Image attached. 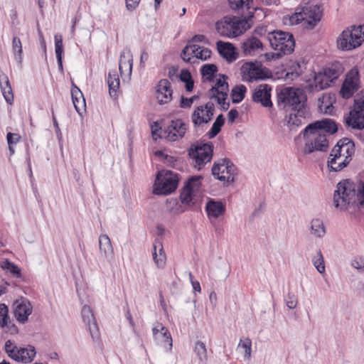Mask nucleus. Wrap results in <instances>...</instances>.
Returning <instances> with one entry per match:
<instances>
[{
    "label": "nucleus",
    "mask_w": 364,
    "mask_h": 364,
    "mask_svg": "<svg viewBox=\"0 0 364 364\" xmlns=\"http://www.w3.org/2000/svg\"><path fill=\"white\" fill-rule=\"evenodd\" d=\"M133 67V57L129 48H124L121 54L119 62V70L122 75L130 76Z\"/></svg>",
    "instance_id": "nucleus-25"
},
{
    "label": "nucleus",
    "mask_w": 364,
    "mask_h": 364,
    "mask_svg": "<svg viewBox=\"0 0 364 364\" xmlns=\"http://www.w3.org/2000/svg\"><path fill=\"white\" fill-rule=\"evenodd\" d=\"M216 46L219 54L228 62L232 63L237 58L236 48L231 43L218 41Z\"/></svg>",
    "instance_id": "nucleus-24"
},
{
    "label": "nucleus",
    "mask_w": 364,
    "mask_h": 364,
    "mask_svg": "<svg viewBox=\"0 0 364 364\" xmlns=\"http://www.w3.org/2000/svg\"><path fill=\"white\" fill-rule=\"evenodd\" d=\"M222 126L214 122L210 130L208 132L210 139L214 138L220 132Z\"/></svg>",
    "instance_id": "nucleus-57"
},
{
    "label": "nucleus",
    "mask_w": 364,
    "mask_h": 364,
    "mask_svg": "<svg viewBox=\"0 0 364 364\" xmlns=\"http://www.w3.org/2000/svg\"><path fill=\"white\" fill-rule=\"evenodd\" d=\"M109 92L111 96H116L119 87V77L115 70L109 71L107 77Z\"/></svg>",
    "instance_id": "nucleus-36"
},
{
    "label": "nucleus",
    "mask_w": 364,
    "mask_h": 364,
    "mask_svg": "<svg viewBox=\"0 0 364 364\" xmlns=\"http://www.w3.org/2000/svg\"><path fill=\"white\" fill-rule=\"evenodd\" d=\"M343 158H341L339 160H336V161L333 163L330 162V159L328 161V167L330 168L331 171L337 172L340 171L342 169H343L345 167H343V165L341 163L343 162Z\"/></svg>",
    "instance_id": "nucleus-51"
},
{
    "label": "nucleus",
    "mask_w": 364,
    "mask_h": 364,
    "mask_svg": "<svg viewBox=\"0 0 364 364\" xmlns=\"http://www.w3.org/2000/svg\"><path fill=\"white\" fill-rule=\"evenodd\" d=\"M354 152L355 144L353 141L348 138H343L332 149L330 154V162L334 163L336 160L343 158L341 164L343 167H346L351 161V156Z\"/></svg>",
    "instance_id": "nucleus-10"
},
{
    "label": "nucleus",
    "mask_w": 364,
    "mask_h": 364,
    "mask_svg": "<svg viewBox=\"0 0 364 364\" xmlns=\"http://www.w3.org/2000/svg\"><path fill=\"white\" fill-rule=\"evenodd\" d=\"M13 306L14 308V314L16 320L22 324L27 322L28 318L33 311L30 301L27 299L17 300Z\"/></svg>",
    "instance_id": "nucleus-21"
},
{
    "label": "nucleus",
    "mask_w": 364,
    "mask_h": 364,
    "mask_svg": "<svg viewBox=\"0 0 364 364\" xmlns=\"http://www.w3.org/2000/svg\"><path fill=\"white\" fill-rule=\"evenodd\" d=\"M364 41V27L359 26L347 28L338 36L337 47L343 51L351 50L359 47Z\"/></svg>",
    "instance_id": "nucleus-6"
},
{
    "label": "nucleus",
    "mask_w": 364,
    "mask_h": 364,
    "mask_svg": "<svg viewBox=\"0 0 364 364\" xmlns=\"http://www.w3.org/2000/svg\"><path fill=\"white\" fill-rule=\"evenodd\" d=\"M16 346H15L11 340H8L5 343L4 349L7 355L11 358L14 355L16 350Z\"/></svg>",
    "instance_id": "nucleus-53"
},
{
    "label": "nucleus",
    "mask_w": 364,
    "mask_h": 364,
    "mask_svg": "<svg viewBox=\"0 0 364 364\" xmlns=\"http://www.w3.org/2000/svg\"><path fill=\"white\" fill-rule=\"evenodd\" d=\"M331 80L323 72L314 73V84L316 90H322L331 86Z\"/></svg>",
    "instance_id": "nucleus-35"
},
{
    "label": "nucleus",
    "mask_w": 364,
    "mask_h": 364,
    "mask_svg": "<svg viewBox=\"0 0 364 364\" xmlns=\"http://www.w3.org/2000/svg\"><path fill=\"white\" fill-rule=\"evenodd\" d=\"M304 138L306 139L304 149L305 154H310L314 151H327L328 141L326 134L320 133L316 130H309Z\"/></svg>",
    "instance_id": "nucleus-11"
},
{
    "label": "nucleus",
    "mask_w": 364,
    "mask_h": 364,
    "mask_svg": "<svg viewBox=\"0 0 364 364\" xmlns=\"http://www.w3.org/2000/svg\"><path fill=\"white\" fill-rule=\"evenodd\" d=\"M156 94L158 102L161 105L171 101L173 94L171 82L167 79L161 80L156 86Z\"/></svg>",
    "instance_id": "nucleus-22"
},
{
    "label": "nucleus",
    "mask_w": 364,
    "mask_h": 364,
    "mask_svg": "<svg viewBox=\"0 0 364 364\" xmlns=\"http://www.w3.org/2000/svg\"><path fill=\"white\" fill-rule=\"evenodd\" d=\"M9 309L5 304H0V327L4 328L9 323Z\"/></svg>",
    "instance_id": "nucleus-47"
},
{
    "label": "nucleus",
    "mask_w": 364,
    "mask_h": 364,
    "mask_svg": "<svg viewBox=\"0 0 364 364\" xmlns=\"http://www.w3.org/2000/svg\"><path fill=\"white\" fill-rule=\"evenodd\" d=\"M228 93L226 95H223L215 96L213 98L216 100L218 105L221 106L222 109L227 110L230 107V102H227Z\"/></svg>",
    "instance_id": "nucleus-52"
},
{
    "label": "nucleus",
    "mask_w": 364,
    "mask_h": 364,
    "mask_svg": "<svg viewBox=\"0 0 364 364\" xmlns=\"http://www.w3.org/2000/svg\"><path fill=\"white\" fill-rule=\"evenodd\" d=\"M322 9L318 4H306L299 12L290 17L291 24H299L304 21V26L307 29H313L321 21Z\"/></svg>",
    "instance_id": "nucleus-5"
},
{
    "label": "nucleus",
    "mask_w": 364,
    "mask_h": 364,
    "mask_svg": "<svg viewBox=\"0 0 364 364\" xmlns=\"http://www.w3.org/2000/svg\"><path fill=\"white\" fill-rule=\"evenodd\" d=\"M202 178L201 176H193L186 182L180 195V199L183 204L190 205L191 203L193 193L199 188Z\"/></svg>",
    "instance_id": "nucleus-17"
},
{
    "label": "nucleus",
    "mask_w": 364,
    "mask_h": 364,
    "mask_svg": "<svg viewBox=\"0 0 364 364\" xmlns=\"http://www.w3.org/2000/svg\"><path fill=\"white\" fill-rule=\"evenodd\" d=\"M309 130H316L320 133L335 134L338 131L337 124L331 119H324L309 124L302 132L304 137Z\"/></svg>",
    "instance_id": "nucleus-18"
},
{
    "label": "nucleus",
    "mask_w": 364,
    "mask_h": 364,
    "mask_svg": "<svg viewBox=\"0 0 364 364\" xmlns=\"http://www.w3.org/2000/svg\"><path fill=\"white\" fill-rule=\"evenodd\" d=\"M211 51L207 48L201 47L196 44H188L183 48L181 51V57L183 61L190 63H194V58L201 60H206L210 58Z\"/></svg>",
    "instance_id": "nucleus-13"
},
{
    "label": "nucleus",
    "mask_w": 364,
    "mask_h": 364,
    "mask_svg": "<svg viewBox=\"0 0 364 364\" xmlns=\"http://www.w3.org/2000/svg\"><path fill=\"white\" fill-rule=\"evenodd\" d=\"M193 105V100L190 98L185 97L183 96L181 97L180 100V107L181 108H190Z\"/></svg>",
    "instance_id": "nucleus-59"
},
{
    "label": "nucleus",
    "mask_w": 364,
    "mask_h": 364,
    "mask_svg": "<svg viewBox=\"0 0 364 364\" xmlns=\"http://www.w3.org/2000/svg\"><path fill=\"white\" fill-rule=\"evenodd\" d=\"M218 71V68L214 64H205L200 68V73L203 77H205L208 81H213L214 75Z\"/></svg>",
    "instance_id": "nucleus-42"
},
{
    "label": "nucleus",
    "mask_w": 364,
    "mask_h": 364,
    "mask_svg": "<svg viewBox=\"0 0 364 364\" xmlns=\"http://www.w3.org/2000/svg\"><path fill=\"white\" fill-rule=\"evenodd\" d=\"M253 0H228L230 8L234 11H242V18L230 16V30L231 36L236 38L249 29L253 22L252 21L255 13L262 11L258 7H251Z\"/></svg>",
    "instance_id": "nucleus-3"
},
{
    "label": "nucleus",
    "mask_w": 364,
    "mask_h": 364,
    "mask_svg": "<svg viewBox=\"0 0 364 364\" xmlns=\"http://www.w3.org/2000/svg\"><path fill=\"white\" fill-rule=\"evenodd\" d=\"M141 0H125L126 7L129 11H133L135 9Z\"/></svg>",
    "instance_id": "nucleus-61"
},
{
    "label": "nucleus",
    "mask_w": 364,
    "mask_h": 364,
    "mask_svg": "<svg viewBox=\"0 0 364 364\" xmlns=\"http://www.w3.org/2000/svg\"><path fill=\"white\" fill-rule=\"evenodd\" d=\"M179 178L171 171H159L154 184L153 193L156 195H168L177 188Z\"/></svg>",
    "instance_id": "nucleus-7"
},
{
    "label": "nucleus",
    "mask_w": 364,
    "mask_h": 364,
    "mask_svg": "<svg viewBox=\"0 0 364 364\" xmlns=\"http://www.w3.org/2000/svg\"><path fill=\"white\" fill-rule=\"evenodd\" d=\"M267 38L271 47L278 51L277 53H271L272 58H279L282 55L291 54L295 47V41L291 33L281 30H275L268 33Z\"/></svg>",
    "instance_id": "nucleus-4"
},
{
    "label": "nucleus",
    "mask_w": 364,
    "mask_h": 364,
    "mask_svg": "<svg viewBox=\"0 0 364 364\" xmlns=\"http://www.w3.org/2000/svg\"><path fill=\"white\" fill-rule=\"evenodd\" d=\"M311 234L319 238L325 235L326 229L321 220L314 218L311 221Z\"/></svg>",
    "instance_id": "nucleus-38"
},
{
    "label": "nucleus",
    "mask_w": 364,
    "mask_h": 364,
    "mask_svg": "<svg viewBox=\"0 0 364 364\" xmlns=\"http://www.w3.org/2000/svg\"><path fill=\"white\" fill-rule=\"evenodd\" d=\"M247 92V87L244 85L235 86L231 90V97L232 103H240L243 100Z\"/></svg>",
    "instance_id": "nucleus-39"
},
{
    "label": "nucleus",
    "mask_w": 364,
    "mask_h": 364,
    "mask_svg": "<svg viewBox=\"0 0 364 364\" xmlns=\"http://www.w3.org/2000/svg\"><path fill=\"white\" fill-rule=\"evenodd\" d=\"M221 77L216 80L215 84L209 90L208 94L210 99H213L215 96L223 95H226L229 92V85L226 79L227 76L225 75H220Z\"/></svg>",
    "instance_id": "nucleus-28"
},
{
    "label": "nucleus",
    "mask_w": 364,
    "mask_h": 364,
    "mask_svg": "<svg viewBox=\"0 0 364 364\" xmlns=\"http://www.w3.org/2000/svg\"><path fill=\"white\" fill-rule=\"evenodd\" d=\"M333 203L341 210L350 207L364 208V183L358 186L350 179L340 181L334 191Z\"/></svg>",
    "instance_id": "nucleus-2"
},
{
    "label": "nucleus",
    "mask_w": 364,
    "mask_h": 364,
    "mask_svg": "<svg viewBox=\"0 0 364 364\" xmlns=\"http://www.w3.org/2000/svg\"><path fill=\"white\" fill-rule=\"evenodd\" d=\"M230 16H226L215 24V29L220 36L225 38H232L231 31L230 30Z\"/></svg>",
    "instance_id": "nucleus-34"
},
{
    "label": "nucleus",
    "mask_w": 364,
    "mask_h": 364,
    "mask_svg": "<svg viewBox=\"0 0 364 364\" xmlns=\"http://www.w3.org/2000/svg\"><path fill=\"white\" fill-rule=\"evenodd\" d=\"M179 77L180 80L183 82H186L193 80L191 74L188 70H182L179 75Z\"/></svg>",
    "instance_id": "nucleus-60"
},
{
    "label": "nucleus",
    "mask_w": 364,
    "mask_h": 364,
    "mask_svg": "<svg viewBox=\"0 0 364 364\" xmlns=\"http://www.w3.org/2000/svg\"><path fill=\"white\" fill-rule=\"evenodd\" d=\"M350 265L358 272H364V257L358 255L354 257L350 262Z\"/></svg>",
    "instance_id": "nucleus-49"
},
{
    "label": "nucleus",
    "mask_w": 364,
    "mask_h": 364,
    "mask_svg": "<svg viewBox=\"0 0 364 364\" xmlns=\"http://www.w3.org/2000/svg\"><path fill=\"white\" fill-rule=\"evenodd\" d=\"M36 353L35 348L32 346H28L26 348L16 347L14 355L11 358L17 362L27 363L33 360Z\"/></svg>",
    "instance_id": "nucleus-26"
},
{
    "label": "nucleus",
    "mask_w": 364,
    "mask_h": 364,
    "mask_svg": "<svg viewBox=\"0 0 364 364\" xmlns=\"http://www.w3.org/2000/svg\"><path fill=\"white\" fill-rule=\"evenodd\" d=\"M241 50L245 56H255L264 51L262 42L255 36H249L244 40Z\"/></svg>",
    "instance_id": "nucleus-20"
},
{
    "label": "nucleus",
    "mask_w": 364,
    "mask_h": 364,
    "mask_svg": "<svg viewBox=\"0 0 364 364\" xmlns=\"http://www.w3.org/2000/svg\"><path fill=\"white\" fill-rule=\"evenodd\" d=\"M152 257L155 264L159 268H164L166 264V256L162 242L156 239L153 243Z\"/></svg>",
    "instance_id": "nucleus-27"
},
{
    "label": "nucleus",
    "mask_w": 364,
    "mask_h": 364,
    "mask_svg": "<svg viewBox=\"0 0 364 364\" xmlns=\"http://www.w3.org/2000/svg\"><path fill=\"white\" fill-rule=\"evenodd\" d=\"M237 348L240 350L242 349L245 358L249 359L252 353V341L249 338H246L244 340L240 339Z\"/></svg>",
    "instance_id": "nucleus-45"
},
{
    "label": "nucleus",
    "mask_w": 364,
    "mask_h": 364,
    "mask_svg": "<svg viewBox=\"0 0 364 364\" xmlns=\"http://www.w3.org/2000/svg\"><path fill=\"white\" fill-rule=\"evenodd\" d=\"M267 33V30L266 26H259L255 28L250 36H255L259 38V37L265 36Z\"/></svg>",
    "instance_id": "nucleus-56"
},
{
    "label": "nucleus",
    "mask_w": 364,
    "mask_h": 364,
    "mask_svg": "<svg viewBox=\"0 0 364 364\" xmlns=\"http://www.w3.org/2000/svg\"><path fill=\"white\" fill-rule=\"evenodd\" d=\"M204 112L206 113L208 119H213L215 112V105L212 102H208L203 106Z\"/></svg>",
    "instance_id": "nucleus-55"
},
{
    "label": "nucleus",
    "mask_w": 364,
    "mask_h": 364,
    "mask_svg": "<svg viewBox=\"0 0 364 364\" xmlns=\"http://www.w3.org/2000/svg\"><path fill=\"white\" fill-rule=\"evenodd\" d=\"M209 220L217 219L225 213V205L220 200L209 199L205 207Z\"/></svg>",
    "instance_id": "nucleus-23"
},
{
    "label": "nucleus",
    "mask_w": 364,
    "mask_h": 364,
    "mask_svg": "<svg viewBox=\"0 0 364 364\" xmlns=\"http://www.w3.org/2000/svg\"><path fill=\"white\" fill-rule=\"evenodd\" d=\"M12 50L14 58L18 64L22 63L23 60V49L22 43L20 38L17 36H14L12 39Z\"/></svg>",
    "instance_id": "nucleus-41"
},
{
    "label": "nucleus",
    "mask_w": 364,
    "mask_h": 364,
    "mask_svg": "<svg viewBox=\"0 0 364 364\" xmlns=\"http://www.w3.org/2000/svg\"><path fill=\"white\" fill-rule=\"evenodd\" d=\"M286 305L290 309H294L296 307L297 300L293 293H288L285 299Z\"/></svg>",
    "instance_id": "nucleus-50"
},
{
    "label": "nucleus",
    "mask_w": 364,
    "mask_h": 364,
    "mask_svg": "<svg viewBox=\"0 0 364 364\" xmlns=\"http://www.w3.org/2000/svg\"><path fill=\"white\" fill-rule=\"evenodd\" d=\"M238 117V112L236 109H232L229 111L228 114V122H234L235 119Z\"/></svg>",
    "instance_id": "nucleus-64"
},
{
    "label": "nucleus",
    "mask_w": 364,
    "mask_h": 364,
    "mask_svg": "<svg viewBox=\"0 0 364 364\" xmlns=\"http://www.w3.org/2000/svg\"><path fill=\"white\" fill-rule=\"evenodd\" d=\"M277 105L280 109L290 111L286 116L287 125L291 130L306 123L309 116L307 97L303 90L294 87H284L277 93Z\"/></svg>",
    "instance_id": "nucleus-1"
},
{
    "label": "nucleus",
    "mask_w": 364,
    "mask_h": 364,
    "mask_svg": "<svg viewBox=\"0 0 364 364\" xmlns=\"http://www.w3.org/2000/svg\"><path fill=\"white\" fill-rule=\"evenodd\" d=\"M71 95L75 108L80 113V107H85V100L83 95L77 87L74 86L71 90Z\"/></svg>",
    "instance_id": "nucleus-37"
},
{
    "label": "nucleus",
    "mask_w": 364,
    "mask_h": 364,
    "mask_svg": "<svg viewBox=\"0 0 364 364\" xmlns=\"http://www.w3.org/2000/svg\"><path fill=\"white\" fill-rule=\"evenodd\" d=\"M343 71L344 68L339 62L333 63L323 69V73L328 76V79L331 80L332 82L337 80Z\"/></svg>",
    "instance_id": "nucleus-32"
},
{
    "label": "nucleus",
    "mask_w": 364,
    "mask_h": 364,
    "mask_svg": "<svg viewBox=\"0 0 364 364\" xmlns=\"http://www.w3.org/2000/svg\"><path fill=\"white\" fill-rule=\"evenodd\" d=\"M0 86L2 95L9 105L14 102V94L8 76L2 71L0 72Z\"/></svg>",
    "instance_id": "nucleus-29"
},
{
    "label": "nucleus",
    "mask_w": 364,
    "mask_h": 364,
    "mask_svg": "<svg viewBox=\"0 0 364 364\" xmlns=\"http://www.w3.org/2000/svg\"><path fill=\"white\" fill-rule=\"evenodd\" d=\"M160 326V333H159V340H161L165 343H168L169 346L172 347V338L168 330L162 324Z\"/></svg>",
    "instance_id": "nucleus-48"
},
{
    "label": "nucleus",
    "mask_w": 364,
    "mask_h": 364,
    "mask_svg": "<svg viewBox=\"0 0 364 364\" xmlns=\"http://www.w3.org/2000/svg\"><path fill=\"white\" fill-rule=\"evenodd\" d=\"M194 352L196 353L199 360L205 363L207 360V349L205 344L202 341H197L195 344Z\"/></svg>",
    "instance_id": "nucleus-44"
},
{
    "label": "nucleus",
    "mask_w": 364,
    "mask_h": 364,
    "mask_svg": "<svg viewBox=\"0 0 364 364\" xmlns=\"http://www.w3.org/2000/svg\"><path fill=\"white\" fill-rule=\"evenodd\" d=\"M359 72L358 68H353L346 75V78L342 84L340 94L342 97L349 99L355 91L358 90L359 86Z\"/></svg>",
    "instance_id": "nucleus-15"
},
{
    "label": "nucleus",
    "mask_w": 364,
    "mask_h": 364,
    "mask_svg": "<svg viewBox=\"0 0 364 364\" xmlns=\"http://www.w3.org/2000/svg\"><path fill=\"white\" fill-rule=\"evenodd\" d=\"M186 130V124L182 119L172 120L171 124L164 130V137L170 141H175L183 138Z\"/></svg>",
    "instance_id": "nucleus-19"
},
{
    "label": "nucleus",
    "mask_w": 364,
    "mask_h": 364,
    "mask_svg": "<svg viewBox=\"0 0 364 364\" xmlns=\"http://www.w3.org/2000/svg\"><path fill=\"white\" fill-rule=\"evenodd\" d=\"M212 174L215 179L229 185L235 181L237 168L232 161L228 158H223L213 164Z\"/></svg>",
    "instance_id": "nucleus-8"
},
{
    "label": "nucleus",
    "mask_w": 364,
    "mask_h": 364,
    "mask_svg": "<svg viewBox=\"0 0 364 364\" xmlns=\"http://www.w3.org/2000/svg\"><path fill=\"white\" fill-rule=\"evenodd\" d=\"M211 120L212 119H208L202 105L197 107L191 114V121L196 128L200 127L203 124H206Z\"/></svg>",
    "instance_id": "nucleus-30"
},
{
    "label": "nucleus",
    "mask_w": 364,
    "mask_h": 364,
    "mask_svg": "<svg viewBox=\"0 0 364 364\" xmlns=\"http://www.w3.org/2000/svg\"><path fill=\"white\" fill-rule=\"evenodd\" d=\"M312 262L314 266L316 267V270L320 274L325 273L326 267L324 264V259L321 250H319L317 252L316 256L312 259Z\"/></svg>",
    "instance_id": "nucleus-46"
},
{
    "label": "nucleus",
    "mask_w": 364,
    "mask_h": 364,
    "mask_svg": "<svg viewBox=\"0 0 364 364\" xmlns=\"http://www.w3.org/2000/svg\"><path fill=\"white\" fill-rule=\"evenodd\" d=\"M55 51L58 64L60 70H63L62 55L63 53V38L60 34L55 35Z\"/></svg>",
    "instance_id": "nucleus-40"
},
{
    "label": "nucleus",
    "mask_w": 364,
    "mask_h": 364,
    "mask_svg": "<svg viewBox=\"0 0 364 364\" xmlns=\"http://www.w3.org/2000/svg\"><path fill=\"white\" fill-rule=\"evenodd\" d=\"M6 139L9 145H16L19 142L21 136L16 133L8 132L6 134Z\"/></svg>",
    "instance_id": "nucleus-54"
},
{
    "label": "nucleus",
    "mask_w": 364,
    "mask_h": 364,
    "mask_svg": "<svg viewBox=\"0 0 364 364\" xmlns=\"http://www.w3.org/2000/svg\"><path fill=\"white\" fill-rule=\"evenodd\" d=\"M206 41H207L206 37L204 35L198 34V35H195L194 36L192 37V38L188 40L187 43L195 44V43H198V42L205 43Z\"/></svg>",
    "instance_id": "nucleus-58"
},
{
    "label": "nucleus",
    "mask_w": 364,
    "mask_h": 364,
    "mask_svg": "<svg viewBox=\"0 0 364 364\" xmlns=\"http://www.w3.org/2000/svg\"><path fill=\"white\" fill-rule=\"evenodd\" d=\"M99 248L102 256L105 258L112 257L114 251L110 238L107 235H100L99 237Z\"/></svg>",
    "instance_id": "nucleus-31"
},
{
    "label": "nucleus",
    "mask_w": 364,
    "mask_h": 364,
    "mask_svg": "<svg viewBox=\"0 0 364 364\" xmlns=\"http://www.w3.org/2000/svg\"><path fill=\"white\" fill-rule=\"evenodd\" d=\"M242 79L248 82L254 80H265L272 77V73L266 68H263L258 62L245 63L241 68Z\"/></svg>",
    "instance_id": "nucleus-12"
},
{
    "label": "nucleus",
    "mask_w": 364,
    "mask_h": 364,
    "mask_svg": "<svg viewBox=\"0 0 364 364\" xmlns=\"http://www.w3.org/2000/svg\"><path fill=\"white\" fill-rule=\"evenodd\" d=\"M82 317L84 323L88 326L90 331L97 328V324L94 314L89 306L84 305L82 309Z\"/></svg>",
    "instance_id": "nucleus-33"
},
{
    "label": "nucleus",
    "mask_w": 364,
    "mask_h": 364,
    "mask_svg": "<svg viewBox=\"0 0 364 364\" xmlns=\"http://www.w3.org/2000/svg\"><path fill=\"white\" fill-rule=\"evenodd\" d=\"M4 328H6V332H9L12 335L16 334L18 332L17 326L15 324L12 323L11 321H9V323H8V324L5 326Z\"/></svg>",
    "instance_id": "nucleus-62"
},
{
    "label": "nucleus",
    "mask_w": 364,
    "mask_h": 364,
    "mask_svg": "<svg viewBox=\"0 0 364 364\" xmlns=\"http://www.w3.org/2000/svg\"><path fill=\"white\" fill-rule=\"evenodd\" d=\"M213 144L209 141L201 144L196 147V149L189 153V155L195 160V167L200 170L207 163L210 162L213 157Z\"/></svg>",
    "instance_id": "nucleus-14"
},
{
    "label": "nucleus",
    "mask_w": 364,
    "mask_h": 364,
    "mask_svg": "<svg viewBox=\"0 0 364 364\" xmlns=\"http://www.w3.org/2000/svg\"><path fill=\"white\" fill-rule=\"evenodd\" d=\"M1 267L4 270L9 271L16 278L21 277V269L17 265L10 262L9 259H5L3 261L1 264Z\"/></svg>",
    "instance_id": "nucleus-43"
},
{
    "label": "nucleus",
    "mask_w": 364,
    "mask_h": 364,
    "mask_svg": "<svg viewBox=\"0 0 364 364\" xmlns=\"http://www.w3.org/2000/svg\"><path fill=\"white\" fill-rule=\"evenodd\" d=\"M272 90V87L267 84H261L257 86L252 91V100L264 107H272L273 103L271 100Z\"/></svg>",
    "instance_id": "nucleus-16"
},
{
    "label": "nucleus",
    "mask_w": 364,
    "mask_h": 364,
    "mask_svg": "<svg viewBox=\"0 0 364 364\" xmlns=\"http://www.w3.org/2000/svg\"><path fill=\"white\" fill-rule=\"evenodd\" d=\"M348 127L353 129H364V92L357 94L354 97V105L349 113L344 117Z\"/></svg>",
    "instance_id": "nucleus-9"
},
{
    "label": "nucleus",
    "mask_w": 364,
    "mask_h": 364,
    "mask_svg": "<svg viewBox=\"0 0 364 364\" xmlns=\"http://www.w3.org/2000/svg\"><path fill=\"white\" fill-rule=\"evenodd\" d=\"M189 277H190V280H191V284H192V287H193V289H194V291L200 292L201 288H200V283L198 281L193 280V276L191 272H189Z\"/></svg>",
    "instance_id": "nucleus-63"
}]
</instances>
